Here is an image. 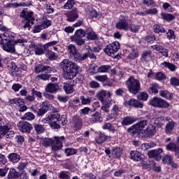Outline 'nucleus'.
I'll return each instance as SVG.
<instances>
[{"instance_id": "22", "label": "nucleus", "mask_w": 179, "mask_h": 179, "mask_svg": "<svg viewBox=\"0 0 179 179\" xmlns=\"http://www.w3.org/2000/svg\"><path fill=\"white\" fill-rule=\"evenodd\" d=\"M131 159L134 162H141V160L143 159V155L141 154L138 151H131L130 152Z\"/></svg>"}, {"instance_id": "25", "label": "nucleus", "mask_w": 179, "mask_h": 179, "mask_svg": "<svg viewBox=\"0 0 179 179\" xmlns=\"http://www.w3.org/2000/svg\"><path fill=\"white\" fill-rule=\"evenodd\" d=\"M137 120L138 119L136 117L127 116L123 118L122 124V125H131V124H134V122H136Z\"/></svg>"}, {"instance_id": "40", "label": "nucleus", "mask_w": 179, "mask_h": 179, "mask_svg": "<svg viewBox=\"0 0 179 179\" xmlns=\"http://www.w3.org/2000/svg\"><path fill=\"white\" fill-rule=\"evenodd\" d=\"M112 155L113 157H120V156L122 155V150L118 147H115L112 150Z\"/></svg>"}, {"instance_id": "30", "label": "nucleus", "mask_w": 179, "mask_h": 179, "mask_svg": "<svg viewBox=\"0 0 179 179\" xmlns=\"http://www.w3.org/2000/svg\"><path fill=\"white\" fill-rule=\"evenodd\" d=\"M86 36V32L83 29L76 30L74 36H71V38H83Z\"/></svg>"}, {"instance_id": "16", "label": "nucleus", "mask_w": 179, "mask_h": 179, "mask_svg": "<svg viewBox=\"0 0 179 179\" xmlns=\"http://www.w3.org/2000/svg\"><path fill=\"white\" fill-rule=\"evenodd\" d=\"M161 153H163V150L162 148H159L157 150H152L148 152L149 157H151L152 159H155L157 162H159V160H162V155H160Z\"/></svg>"}, {"instance_id": "58", "label": "nucleus", "mask_w": 179, "mask_h": 179, "mask_svg": "<svg viewBox=\"0 0 179 179\" xmlns=\"http://www.w3.org/2000/svg\"><path fill=\"white\" fill-rule=\"evenodd\" d=\"M34 50L36 55H42V54H44V49L41 46L35 45Z\"/></svg>"}, {"instance_id": "61", "label": "nucleus", "mask_w": 179, "mask_h": 179, "mask_svg": "<svg viewBox=\"0 0 179 179\" xmlns=\"http://www.w3.org/2000/svg\"><path fill=\"white\" fill-rule=\"evenodd\" d=\"M103 129H108V131H110L112 132H114V127H113V124L111 123H105L103 127Z\"/></svg>"}, {"instance_id": "9", "label": "nucleus", "mask_w": 179, "mask_h": 179, "mask_svg": "<svg viewBox=\"0 0 179 179\" xmlns=\"http://www.w3.org/2000/svg\"><path fill=\"white\" fill-rule=\"evenodd\" d=\"M129 23H131V20L125 17H121L116 23V28H117L118 30L127 31L129 29Z\"/></svg>"}, {"instance_id": "29", "label": "nucleus", "mask_w": 179, "mask_h": 179, "mask_svg": "<svg viewBox=\"0 0 179 179\" xmlns=\"http://www.w3.org/2000/svg\"><path fill=\"white\" fill-rule=\"evenodd\" d=\"M87 50H88V52H87V54L88 55V57H91V58H96V57L94 56V55H93V51L94 52H100V48L99 47H95L93 48V50H92L90 48V46H86Z\"/></svg>"}, {"instance_id": "37", "label": "nucleus", "mask_w": 179, "mask_h": 179, "mask_svg": "<svg viewBox=\"0 0 179 179\" xmlns=\"http://www.w3.org/2000/svg\"><path fill=\"white\" fill-rule=\"evenodd\" d=\"M162 100V98L159 97H154L150 101V106H152V107H159L160 106V101Z\"/></svg>"}, {"instance_id": "4", "label": "nucleus", "mask_w": 179, "mask_h": 179, "mask_svg": "<svg viewBox=\"0 0 179 179\" xmlns=\"http://www.w3.org/2000/svg\"><path fill=\"white\" fill-rule=\"evenodd\" d=\"M40 141L41 145H43L45 148L52 146V152H58V150L62 149V143L65 142V138L64 136H55V141L48 138H41Z\"/></svg>"}, {"instance_id": "3", "label": "nucleus", "mask_w": 179, "mask_h": 179, "mask_svg": "<svg viewBox=\"0 0 179 179\" xmlns=\"http://www.w3.org/2000/svg\"><path fill=\"white\" fill-rule=\"evenodd\" d=\"M60 67L63 69L64 78L66 80L73 79L80 69V67L76 64L68 59H64L60 63Z\"/></svg>"}, {"instance_id": "35", "label": "nucleus", "mask_w": 179, "mask_h": 179, "mask_svg": "<svg viewBox=\"0 0 179 179\" xmlns=\"http://www.w3.org/2000/svg\"><path fill=\"white\" fill-rule=\"evenodd\" d=\"M51 20L47 19V18H44L43 20H41L40 24H41V29H43L44 30V29H47V27H50V26H51Z\"/></svg>"}, {"instance_id": "26", "label": "nucleus", "mask_w": 179, "mask_h": 179, "mask_svg": "<svg viewBox=\"0 0 179 179\" xmlns=\"http://www.w3.org/2000/svg\"><path fill=\"white\" fill-rule=\"evenodd\" d=\"M152 48L156 50V51H159L164 57H169V50L167 49L157 45L153 46Z\"/></svg>"}, {"instance_id": "50", "label": "nucleus", "mask_w": 179, "mask_h": 179, "mask_svg": "<svg viewBox=\"0 0 179 179\" xmlns=\"http://www.w3.org/2000/svg\"><path fill=\"white\" fill-rule=\"evenodd\" d=\"M153 30L155 33H164V28L159 24H155L153 26Z\"/></svg>"}, {"instance_id": "59", "label": "nucleus", "mask_w": 179, "mask_h": 179, "mask_svg": "<svg viewBox=\"0 0 179 179\" xmlns=\"http://www.w3.org/2000/svg\"><path fill=\"white\" fill-rule=\"evenodd\" d=\"M137 57H138V50L133 49L130 52V54L129 55L128 58H129L130 59H135V58H137Z\"/></svg>"}, {"instance_id": "52", "label": "nucleus", "mask_w": 179, "mask_h": 179, "mask_svg": "<svg viewBox=\"0 0 179 179\" xmlns=\"http://www.w3.org/2000/svg\"><path fill=\"white\" fill-rule=\"evenodd\" d=\"M68 51L71 55H73L78 52V50H76L75 45H69L68 46Z\"/></svg>"}, {"instance_id": "2", "label": "nucleus", "mask_w": 179, "mask_h": 179, "mask_svg": "<svg viewBox=\"0 0 179 179\" xmlns=\"http://www.w3.org/2000/svg\"><path fill=\"white\" fill-rule=\"evenodd\" d=\"M43 124H48L52 129H60L62 125H66V116L59 113L50 114L42 120Z\"/></svg>"}, {"instance_id": "44", "label": "nucleus", "mask_w": 179, "mask_h": 179, "mask_svg": "<svg viewBox=\"0 0 179 179\" xmlns=\"http://www.w3.org/2000/svg\"><path fill=\"white\" fill-rule=\"evenodd\" d=\"M174 127H176L174 122H169L166 126V134H171V131L174 129Z\"/></svg>"}, {"instance_id": "19", "label": "nucleus", "mask_w": 179, "mask_h": 179, "mask_svg": "<svg viewBox=\"0 0 179 179\" xmlns=\"http://www.w3.org/2000/svg\"><path fill=\"white\" fill-rule=\"evenodd\" d=\"M48 110H50V105H49L48 102L43 101L42 103L41 108H39L38 110V117H41V116L44 115V114H45V113H47V111H48Z\"/></svg>"}, {"instance_id": "7", "label": "nucleus", "mask_w": 179, "mask_h": 179, "mask_svg": "<svg viewBox=\"0 0 179 179\" xmlns=\"http://www.w3.org/2000/svg\"><path fill=\"white\" fill-rule=\"evenodd\" d=\"M21 17L25 19V24L24 25V29H27V27H30V23L33 24V20H34V17H33V12L22 10L20 14Z\"/></svg>"}, {"instance_id": "42", "label": "nucleus", "mask_w": 179, "mask_h": 179, "mask_svg": "<svg viewBox=\"0 0 179 179\" xmlns=\"http://www.w3.org/2000/svg\"><path fill=\"white\" fill-rule=\"evenodd\" d=\"M161 16L164 20H166L167 22H171V20H174L176 17L172 14H166L164 13H162Z\"/></svg>"}, {"instance_id": "15", "label": "nucleus", "mask_w": 179, "mask_h": 179, "mask_svg": "<svg viewBox=\"0 0 179 179\" xmlns=\"http://www.w3.org/2000/svg\"><path fill=\"white\" fill-rule=\"evenodd\" d=\"M124 106L130 107H135V108H143V103L135 99H131L129 101L124 102Z\"/></svg>"}, {"instance_id": "46", "label": "nucleus", "mask_w": 179, "mask_h": 179, "mask_svg": "<svg viewBox=\"0 0 179 179\" xmlns=\"http://www.w3.org/2000/svg\"><path fill=\"white\" fill-rule=\"evenodd\" d=\"M94 79H95V80H97L98 82H107L108 77H107V75H99L95 76L94 77Z\"/></svg>"}, {"instance_id": "20", "label": "nucleus", "mask_w": 179, "mask_h": 179, "mask_svg": "<svg viewBox=\"0 0 179 179\" xmlns=\"http://www.w3.org/2000/svg\"><path fill=\"white\" fill-rule=\"evenodd\" d=\"M12 128L13 127L11 124L7 123L2 125V123H0V135L1 136H5V135H6V132H8V131H10Z\"/></svg>"}, {"instance_id": "55", "label": "nucleus", "mask_w": 179, "mask_h": 179, "mask_svg": "<svg viewBox=\"0 0 179 179\" xmlns=\"http://www.w3.org/2000/svg\"><path fill=\"white\" fill-rule=\"evenodd\" d=\"M169 107H170V103H169V102L166 101L161 99L159 108H169Z\"/></svg>"}, {"instance_id": "13", "label": "nucleus", "mask_w": 179, "mask_h": 179, "mask_svg": "<svg viewBox=\"0 0 179 179\" xmlns=\"http://www.w3.org/2000/svg\"><path fill=\"white\" fill-rule=\"evenodd\" d=\"M121 112V108L118 105H113L111 109V113L106 117V121H111V120H115L120 113Z\"/></svg>"}, {"instance_id": "14", "label": "nucleus", "mask_w": 179, "mask_h": 179, "mask_svg": "<svg viewBox=\"0 0 179 179\" xmlns=\"http://www.w3.org/2000/svg\"><path fill=\"white\" fill-rule=\"evenodd\" d=\"M91 68L94 69L92 71L93 73H106L107 72H110V70L111 69V66L110 65H102L99 67H97L96 65H92Z\"/></svg>"}, {"instance_id": "39", "label": "nucleus", "mask_w": 179, "mask_h": 179, "mask_svg": "<svg viewBox=\"0 0 179 179\" xmlns=\"http://www.w3.org/2000/svg\"><path fill=\"white\" fill-rule=\"evenodd\" d=\"M159 96H161V97H164V99H167L168 100L173 99V94L166 90L159 91Z\"/></svg>"}, {"instance_id": "57", "label": "nucleus", "mask_w": 179, "mask_h": 179, "mask_svg": "<svg viewBox=\"0 0 179 179\" xmlns=\"http://www.w3.org/2000/svg\"><path fill=\"white\" fill-rule=\"evenodd\" d=\"M90 87L91 89H100L101 85L97 81L92 80L90 83Z\"/></svg>"}, {"instance_id": "28", "label": "nucleus", "mask_w": 179, "mask_h": 179, "mask_svg": "<svg viewBox=\"0 0 179 179\" xmlns=\"http://www.w3.org/2000/svg\"><path fill=\"white\" fill-rule=\"evenodd\" d=\"M167 150H171V152H175L176 156L179 157V147H177L176 144L171 143L166 145Z\"/></svg>"}, {"instance_id": "34", "label": "nucleus", "mask_w": 179, "mask_h": 179, "mask_svg": "<svg viewBox=\"0 0 179 179\" xmlns=\"http://www.w3.org/2000/svg\"><path fill=\"white\" fill-rule=\"evenodd\" d=\"M76 61H85L89 55L87 53H84L83 55L79 54L78 52L73 55Z\"/></svg>"}, {"instance_id": "56", "label": "nucleus", "mask_w": 179, "mask_h": 179, "mask_svg": "<svg viewBox=\"0 0 179 179\" xmlns=\"http://www.w3.org/2000/svg\"><path fill=\"white\" fill-rule=\"evenodd\" d=\"M59 178L60 179H71L69 173L66 171H62L59 174Z\"/></svg>"}, {"instance_id": "11", "label": "nucleus", "mask_w": 179, "mask_h": 179, "mask_svg": "<svg viewBox=\"0 0 179 179\" xmlns=\"http://www.w3.org/2000/svg\"><path fill=\"white\" fill-rule=\"evenodd\" d=\"M111 96H113V94H110V92L106 91L104 90H101L96 93V97L99 99L101 103L107 101V100H112Z\"/></svg>"}, {"instance_id": "43", "label": "nucleus", "mask_w": 179, "mask_h": 179, "mask_svg": "<svg viewBox=\"0 0 179 179\" xmlns=\"http://www.w3.org/2000/svg\"><path fill=\"white\" fill-rule=\"evenodd\" d=\"M161 66L162 68H168V69H170V71H174L176 69V66H174V64L167 62L162 63Z\"/></svg>"}, {"instance_id": "6", "label": "nucleus", "mask_w": 179, "mask_h": 179, "mask_svg": "<svg viewBox=\"0 0 179 179\" xmlns=\"http://www.w3.org/2000/svg\"><path fill=\"white\" fill-rule=\"evenodd\" d=\"M159 127H162V124H159L157 120L153 124H149L148 128L143 131V136H145V138H149L155 136V134H156V130L157 128H159Z\"/></svg>"}, {"instance_id": "53", "label": "nucleus", "mask_w": 179, "mask_h": 179, "mask_svg": "<svg viewBox=\"0 0 179 179\" xmlns=\"http://www.w3.org/2000/svg\"><path fill=\"white\" fill-rule=\"evenodd\" d=\"M157 13V9L150 8L145 11V13H141L140 15H156Z\"/></svg>"}, {"instance_id": "31", "label": "nucleus", "mask_w": 179, "mask_h": 179, "mask_svg": "<svg viewBox=\"0 0 179 179\" xmlns=\"http://www.w3.org/2000/svg\"><path fill=\"white\" fill-rule=\"evenodd\" d=\"M85 34H87V38L88 40H96L97 38V35L92 29H88Z\"/></svg>"}, {"instance_id": "36", "label": "nucleus", "mask_w": 179, "mask_h": 179, "mask_svg": "<svg viewBox=\"0 0 179 179\" xmlns=\"http://www.w3.org/2000/svg\"><path fill=\"white\" fill-rule=\"evenodd\" d=\"M107 139H108V136H106L105 134H100L96 138V143L101 144L103 142H106V141H107Z\"/></svg>"}, {"instance_id": "10", "label": "nucleus", "mask_w": 179, "mask_h": 179, "mask_svg": "<svg viewBox=\"0 0 179 179\" xmlns=\"http://www.w3.org/2000/svg\"><path fill=\"white\" fill-rule=\"evenodd\" d=\"M18 129L22 132V134H29L30 131L33 129V126L29 122L20 121L17 123Z\"/></svg>"}, {"instance_id": "64", "label": "nucleus", "mask_w": 179, "mask_h": 179, "mask_svg": "<svg viewBox=\"0 0 179 179\" xmlns=\"http://www.w3.org/2000/svg\"><path fill=\"white\" fill-rule=\"evenodd\" d=\"M8 176L10 178H16V177H17V172H16L15 169H10Z\"/></svg>"}, {"instance_id": "38", "label": "nucleus", "mask_w": 179, "mask_h": 179, "mask_svg": "<svg viewBox=\"0 0 179 179\" xmlns=\"http://www.w3.org/2000/svg\"><path fill=\"white\" fill-rule=\"evenodd\" d=\"M82 119H77L73 124V129L74 131H79L82 129Z\"/></svg>"}, {"instance_id": "47", "label": "nucleus", "mask_w": 179, "mask_h": 179, "mask_svg": "<svg viewBox=\"0 0 179 179\" xmlns=\"http://www.w3.org/2000/svg\"><path fill=\"white\" fill-rule=\"evenodd\" d=\"M74 5V0H68L67 2L64 5L63 9H72Z\"/></svg>"}, {"instance_id": "17", "label": "nucleus", "mask_w": 179, "mask_h": 179, "mask_svg": "<svg viewBox=\"0 0 179 179\" xmlns=\"http://www.w3.org/2000/svg\"><path fill=\"white\" fill-rule=\"evenodd\" d=\"M162 164H168L169 166H171V167H173V169H176L177 167V164L174 163L173 157L170 155H166L162 157Z\"/></svg>"}, {"instance_id": "60", "label": "nucleus", "mask_w": 179, "mask_h": 179, "mask_svg": "<svg viewBox=\"0 0 179 179\" xmlns=\"http://www.w3.org/2000/svg\"><path fill=\"white\" fill-rule=\"evenodd\" d=\"M149 99V95L146 92H141L138 95V100H143V101H146Z\"/></svg>"}, {"instance_id": "8", "label": "nucleus", "mask_w": 179, "mask_h": 179, "mask_svg": "<svg viewBox=\"0 0 179 179\" xmlns=\"http://www.w3.org/2000/svg\"><path fill=\"white\" fill-rule=\"evenodd\" d=\"M120 50V42L115 41L112 43L108 45L107 48L105 49V52L109 57H113L114 54L118 52Z\"/></svg>"}, {"instance_id": "5", "label": "nucleus", "mask_w": 179, "mask_h": 179, "mask_svg": "<svg viewBox=\"0 0 179 179\" xmlns=\"http://www.w3.org/2000/svg\"><path fill=\"white\" fill-rule=\"evenodd\" d=\"M127 87L131 94H137L141 90V82L133 76L129 77L126 81Z\"/></svg>"}, {"instance_id": "18", "label": "nucleus", "mask_w": 179, "mask_h": 179, "mask_svg": "<svg viewBox=\"0 0 179 179\" xmlns=\"http://www.w3.org/2000/svg\"><path fill=\"white\" fill-rule=\"evenodd\" d=\"M101 114L99 112H96L91 115L88 122L90 124H96V122H101Z\"/></svg>"}, {"instance_id": "21", "label": "nucleus", "mask_w": 179, "mask_h": 179, "mask_svg": "<svg viewBox=\"0 0 179 179\" xmlns=\"http://www.w3.org/2000/svg\"><path fill=\"white\" fill-rule=\"evenodd\" d=\"M101 103L102 104L101 110H102V111H104V113H110V107L113 106V99H108L106 101Z\"/></svg>"}, {"instance_id": "49", "label": "nucleus", "mask_w": 179, "mask_h": 179, "mask_svg": "<svg viewBox=\"0 0 179 179\" xmlns=\"http://www.w3.org/2000/svg\"><path fill=\"white\" fill-rule=\"evenodd\" d=\"M72 43H76L77 45H83L85 44V40L82 38H71Z\"/></svg>"}, {"instance_id": "27", "label": "nucleus", "mask_w": 179, "mask_h": 179, "mask_svg": "<svg viewBox=\"0 0 179 179\" xmlns=\"http://www.w3.org/2000/svg\"><path fill=\"white\" fill-rule=\"evenodd\" d=\"M78 19V10H73L67 17L68 22H75Z\"/></svg>"}, {"instance_id": "54", "label": "nucleus", "mask_w": 179, "mask_h": 179, "mask_svg": "<svg viewBox=\"0 0 179 179\" xmlns=\"http://www.w3.org/2000/svg\"><path fill=\"white\" fill-rule=\"evenodd\" d=\"M81 103L84 106H86L87 104H90L92 103V98H85V96H80Z\"/></svg>"}, {"instance_id": "48", "label": "nucleus", "mask_w": 179, "mask_h": 179, "mask_svg": "<svg viewBox=\"0 0 179 179\" xmlns=\"http://www.w3.org/2000/svg\"><path fill=\"white\" fill-rule=\"evenodd\" d=\"M45 55L48 59H50L51 61L57 59V55L55 53L51 50H47Z\"/></svg>"}, {"instance_id": "1", "label": "nucleus", "mask_w": 179, "mask_h": 179, "mask_svg": "<svg viewBox=\"0 0 179 179\" xmlns=\"http://www.w3.org/2000/svg\"><path fill=\"white\" fill-rule=\"evenodd\" d=\"M15 35L12 33L5 32L0 35V45L6 52L13 54L16 52V42H15Z\"/></svg>"}, {"instance_id": "62", "label": "nucleus", "mask_w": 179, "mask_h": 179, "mask_svg": "<svg viewBox=\"0 0 179 179\" xmlns=\"http://www.w3.org/2000/svg\"><path fill=\"white\" fill-rule=\"evenodd\" d=\"M8 69L10 72L13 73V72L17 71V66H16V64L15 63H11L8 66Z\"/></svg>"}, {"instance_id": "12", "label": "nucleus", "mask_w": 179, "mask_h": 179, "mask_svg": "<svg viewBox=\"0 0 179 179\" xmlns=\"http://www.w3.org/2000/svg\"><path fill=\"white\" fill-rule=\"evenodd\" d=\"M148 125V121L147 120H143L141 122H139L138 123L133 125L130 129L132 130L133 134H141L142 131H143V128Z\"/></svg>"}, {"instance_id": "23", "label": "nucleus", "mask_w": 179, "mask_h": 179, "mask_svg": "<svg viewBox=\"0 0 179 179\" xmlns=\"http://www.w3.org/2000/svg\"><path fill=\"white\" fill-rule=\"evenodd\" d=\"M58 85L54 83H49L47 85L46 87L45 88V90L48 93H55L58 92Z\"/></svg>"}, {"instance_id": "24", "label": "nucleus", "mask_w": 179, "mask_h": 179, "mask_svg": "<svg viewBox=\"0 0 179 179\" xmlns=\"http://www.w3.org/2000/svg\"><path fill=\"white\" fill-rule=\"evenodd\" d=\"M74 86V85L69 83H64L63 85V89L66 94H71V93H73V92H75V89L73 88Z\"/></svg>"}, {"instance_id": "45", "label": "nucleus", "mask_w": 179, "mask_h": 179, "mask_svg": "<svg viewBox=\"0 0 179 179\" xmlns=\"http://www.w3.org/2000/svg\"><path fill=\"white\" fill-rule=\"evenodd\" d=\"M34 128L36 132V134H43L45 131L44 127H43V125L41 124H34Z\"/></svg>"}, {"instance_id": "32", "label": "nucleus", "mask_w": 179, "mask_h": 179, "mask_svg": "<svg viewBox=\"0 0 179 179\" xmlns=\"http://www.w3.org/2000/svg\"><path fill=\"white\" fill-rule=\"evenodd\" d=\"M50 66H44L42 64H39L35 66V72L36 73H40V72H44L45 71H50Z\"/></svg>"}, {"instance_id": "51", "label": "nucleus", "mask_w": 179, "mask_h": 179, "mask_svg": "<svg viewBox=\"0 0 179 179\" xmlns=\"http://www.w3.org/2000/svg\"><path fill=\"white\" fill-rule=\"evenodd\" d=\"M148 92L150 94H157V93H159V91L157 90V85L154 84L150 87Z\"/></svg>"}, {"instance_id": "63", "label": "nucleus", "mask_w": 179, "mask_h": 179, "mask_svg": "<svg viewBox=\"0 0 179 179\" xmlns=\"http://www.w3.org/2000/svg\"><path fill=\"white\" fill-rule=\"evenodd\" d=\"M65 153L66 156H72V155H75L76 153V150L73 148H66Z\"/></svg>"}, {"instance_id": "33", "label": "nucleus", "mask_w": 179, "mask_h": 179, "mask_svg": "<svg viewBox=\"0 0 179 179\" xmlns=\"http://www.w3.org/2000/svg\"><path fill=\"white\" fill-rule=\"evenodd\" d=\"M8 157L10 162H12L13 163H17V162L20 160V156L14 152L10 153Z\"/></svg>"}, {"instance_id": "41", "label": "nucleus", "mask_w": 179, "mask_h": 179, "mask_svg": "<svg viewBox=\"0 0 179 179\" xmlns=\"http://www.w3.org/2000/svg\"><path fill=\"white\" fill-rule=\"evenodd\" d=\"M34 118H36V115H34L31 112H28L24 114L22 120H25L26 121H33Z\"/></svg>"}]
</instances>
